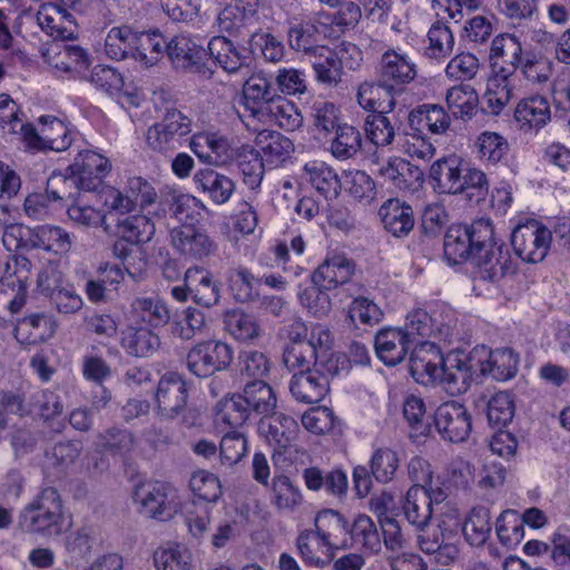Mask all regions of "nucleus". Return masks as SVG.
Here are the masks:
<instances>
[{
	"label": "nucleus",
	"instance_id": "a878e982",
	"mask_svg": "<svg viewBox=\"0 0 570 570\" xmlns=\"http://www.w3.org/2000/svg\"><path fill=\"white\" fill-rule=\"evenodd\" d=\"M127 320L150 327H161L170 320L166 303L157 296H138L130 304Z\"/></svg>",
	"mask_w": 570,
	"mask_h": 570
},
{
	"label": "nucleus",
	"instance_id": "3c124183",
	"mask_svg": "<svg viewBox=\"0 0 570 570\" xmlns=\"http://www.w3.org/2000/svg\"><path fill=\"white\" fill-rule=\"evenodd\" d=\"M445 100L455 118L471 119L476 111L479 98L470 85H460L448 90Z\"/></svg>",
	"mask_w": 570,
	"mask_h": 570
},
{
	"label": "nucleus",
	"instance_id": "5701e85b",
	"mask_svg": "<svg viewBox=\"0 0 570 570\" xmlns=\"http://www.w3.org/2000/svg\"><path fill=\"white\" fill-rule=\"evenodd\" d=\"M414 346L402 328L381 330L374 341L377 356L390 366L401 363Z\"/></svg>",
	"mask_w": 570,
	"mask_h": 570
},
{
	"label": "nucleus",
	"instance_id": "c03bdc74",
	"mask_svg": "<svg viewBox=\"0 0 570 570\" xmlns=\"http://www.w3.org/2000/svg\"><path fill=\"white\" fill-rule=\"evenodd\" d=\"M165 50L166 39L159 31H137L134 60L145 67H151L164 57Z\"/></svg>",
	"mask_w": 570,
	"mask_h": 570
},
{
	"label": "nucleus",
	"instance_id": "c756f323",
	"mask_svg": "<svg viewBox=\"0 0 570 570\" xmlns=\"http://www.w3.org/2000/svg\"><path fill=\"white\" fill-rule=\"evenodd\" d=\"M354 274V264L344 255H333L324 261L312 274V283L334 288L347 283Z\"/></svg>",
	"mask_w": 570,
	"mask_h": 570
},
{
	"label": "nucleus",
	"instance_id": "052dcab7",
	"mask_svg": "<svg viewBox=\"0 0 570 570\" xmlns=\"http://www.w3.org/2000/svg\"><path fill=\"white\" fill-rule=\"evenodd\" d=\"M157 570H189L191 567L190 552L179 544H166L154 553Z\"/></svg>",
	"mask_w": 570,
	"mask_h": 570
},
{
	"label": "nucleus",
	"instance_id": "ddd939ff",
	"mask_svg": "<svg viewBox=\"0 0 570 570\" xmlns=\"http://www.w3.org/2000/svg\"><path fill=\"white\" fill-rule=\"evenodd\" d=\"M170 238L173 247L188 259L203 261L218 250L216 240L205 229L193 225L174 228Z\"/></svg>",
	"mask_w": 570,
	"mask_h": 570
},
{
	"label": "nucleus",
	"instance_id": "f8f14e48",
	"mask_svg": "<svg viewBox=\"0 0 570 570\" xmlns=\"http://www.w3.org/2000/svg\"><path fill=\"white\" fill-rule=\"evenodd\" d=\"M23 140L30 148L55 151L66 150L71 144L69 129L53 116H41L38 128L32 124L28 125Z\"/></svg>",
	"mask_w": 570,
	"mask_h": 570
},
{
	"label": "nucleus",
	"instance_id": "e2e57ef3",
	"mask_svg": "<svg viewBox=\"0 0 570 570\" xmlns=\"http://www.w3.org/2000/svg\"><path fill=\"white\" fill-rule=\"evenodd\" d=\"M363 129L366 139L377 147L390 145L395 137L394 127L384 112L368 114L364 118Z\"/></svg>",
	"mask_w": 570,
	"mask_h": 570
},
{
	"label": "nucleus",
	"instance_id": "f257e3e1",
	"mask_svg": "<svg viewBox=\"0 0 570 570\" xmlns=\"http://www.w3.org/2000/svg\"><path fill=\"white\" fill-rule=\"evenodd\" d=\"M479 355V348H474L470 355L450 352L443 356L434 343L425 342L411 352L410 373L417 382L439 381L451 394H461L470 387Z\"/></svg>",
	"mask_w": 570,
	"mask_h": 570
},
{
	"label": "nucleus",
	"instance_id": "6e6d98bb",
	"mask_svg": "<svg viewBox=\"0 0 570 570\" xmlns=\"http://www.w3.org/2000/svg\"><path fill=\"white\" fill-rule=\"evenodd\" d=\"M71 245L70 235L59 226L45 225L35 228L32 247H40L56 254H67Z\"/></svg>",
	"mask_w": 570,
	"mask_h": 570
},
{
	"label": "nucleus",
	"instance_id": "bb28decb",
	"mask_svg": "<svg viewBox=\"0 0 570 570\" xmlns=\"http://www.w3.org/2000/svg\"><path fill=\"white\" fill-rule=\"evenodd\" d=\"M189 147L202 161L209 165H222L230 158L228 139L216 132L195 134Z\"/></svg>",
	"mask_w": 570,
	"mask_h": 570
},
{
	"label": "nucleus",
	"instance_id": "dca6fc26",
	"mask_svg": "<svg viewBox=\"0 0 570 570\" xmlns=\"http://www.w3.org/2000/svg\"><path fill=\"white\" fill-rule=\"evenodd\" d=\"M111 169V164L101 154L94 150L80 151L67 171L76 175L80 188L85 191H95Z\"/></svg>",
	"mask_w": 570,
	"mask_h": 570
},
{
	"label": "nucleus",
	"instance_id": "79ce46f5",
	"mask_svg": "<svg viewBox=\"0 0 570 570\" xmlns=\"http://www.w3.org/2000/svg\"><path fill=\"white\" fill-rule=\"evenodd\" d=\"M513 97V77L493 73L488 80L482 98L483 109L491 115H499Z\"/></svg>",
	"mask_w": 570,
	"mask_h": 570
},
{
	"label": "nucleus",
	"instance_id": "a19ab883",
	"mask_svg": "<svg viewBox=\"0 0 570 570\" xmlns=\"http://www.w3.org/2000/svg\"><path fill=\"white\" fill-rule=\"evenodd\" d=\"M402 510L407 522L416 530L423 531L430 523L433 508L422 488L411 487L403 500Z\"/></svg>",
	"mask_w": 570,
	"mask_h": 570
},
{
	"label": "nucleus",
	"instance_id": "4d7b16f0",
	"mask_svg": "<svg viewBox=\"0 0 570 570\" xmlns=\"http://www.w3.org/2000/svg\"><path fill=\"white\" fill-rule=\"evenodd\" d=\"M67 214L79 226L88 228L104 226L105 232L109 230V226L106 224V215L102 210L89 205L85 195H78L73 203L68 206Z\"/></svg>",
	"mask_w": 570,
	"mask_h": 570
},
{
	"label": "nucleus",
	"instance_id": "393cba45",
	"mask_svg": "<svg viewBox=\"0 0 570 570\" xmlns=\"http://www.w3.org/2000/svg\"><path fill=\"white\" fill-rule=\"evenodd\" d=\"M379 216L385 230L400 238L407 236L415 224L412 206L399 198L384 202Z\"/></svg>",
	"mask_w": 570,
	"mask_h": 570
},
{
	"label": "nucleus",
	"instance_id": "6e6552de",
	"mask_svg": "<svg viewBox=\"0 0 570 570\" xmlns=\"http://www.w3.org/2000/svg\"><path fill=\"white\" fill-rule=\"evenodd\" d=\"M176 500V490L161 482L141 484L135 491L140 514L160 521L174 517L177 511Z\"/></svg>",
	"mask_w": 570,
	"mask_h": 570
},
{
	"label": "nucleus",
	"instance_id": "7ed1b4c3",
	"mask_svg": "<svg viewBox=\"0 0 570 570\" xmlns=\"http://www.w3.org/2000/svg\"><path fill=\"white\" fill-rule=\"evenodd\" d=\"M19 524L28 533L46 538L61 535L68 524L63 513V503L57 489L43 488L20 513Z\"/></svg>",
	"mask_w": 570,
	"mask_h": 570
},
{
	"label": "nucleus",
	"instance_id": "680f3d73",
	"mask_svg": "<svg viewBox=\"0 0 570 570\" xmlns=\"http://www.w3.org/2000/svg\"><path fill=\"white\" fill-rule=\"evenodd\" d=\"M426 407L424 401L410 394L403 402V416L411 428L410 436L417 439L426 436L430 432V424L426 421Z\"/></svg>",
	"mask_w": 570,
	"mask_h": 570
},
{
	"label": "nucleus",
	"instance_id": "49530a36",
	"mask_svg": "<svg viewBox=\"0 0 570 570\" xmlns=\"http://www.w3.org/2000/svg\"><path fill=\"white\" fill-rule=\"evenodd\" d=\"M160 204L168 206L180 222L194 220L204 209L203 203L189 194H183L169 187L160 191Z\"/></svg>",
	"mask_w": 570,
	"mask_h": 570
},
{
	"label": "nucleus",
	"instance_id": "9d476101",
	"mask_svg": "<svg viewBox=\"0 0 570 570\" xmlns=\"http://www.w3.org/2000/svg\"><path fill=\"white\" fill-rule=\"evenodd\" d=\"M434 425L443 441L461 443L472 432V415L462 403L444 402L434 412Z\"/></svg>",
	"mask_w": 570,
	"mask_h": 570
},
{
	"label": "nucleus",
	"instance_id": "412c9836",
	"mask_svg": "<svg viewBox=\"0 0 570 570\" xmlns=\"http://www.w3.org/2000/svg\"><path fill=\"white\" fill-rule=\"evenodd\" d=\"M36 19L39 27L55 40L72 39L77 32V24L72 16L59 4H42Z\"/></svg>",
	"mask_w": 570,
	"mask_h": 570
},
{
	"label": "nucleus",
	"instance_id": "c85d7f7f",
	"mask_svg": "<svg viewBox=\"0 0 570 570\" xmlns=\"http://www.w3.org/2000/svg\"><path fill=\"white\" fill-rule=\"evenodd\" d=\"M258 430L271 445L285 450L295 440L298 425L292 416L273 413L261 420Z\"/></svg>",
	"mask_w": 570,
	"mask_h": 570
},
{
	"label": "nucleus",
	"instance_id": "09e8293b",
	"mask_svg": "<svg viewBox=\"0 0 570 570\" xmlns=\"http://www.w3.org/2000/svg\"><path fill=\"white\" fill-rule=\"evenodd\" d=\"M255 142L261 155L272 164L284 161L294 150L292 140L276 131L258 130Z\"/></svg>",
	"mask_w": 570,
	"mask_h": 570
},
{
	"label": "nucleus",
	"instance_id": "2eb2a0df",
	"mask_svg": "<svg viewBox=\"0 0 570 570\" xmlns=\"http://www.w3.org/2000/svg\"><path fill=\"white\" fill-rule=\"evenodd\" d=\"M301 179L325 198H335L340 188L352 189L355 185L352 171L344 170L343 180H341L331 167L318 160H312L304 165Z\"/></svg>",
	"mask_w": 570,
	"mask_h": 570
},
{
	"label": "nucleus",
	"instance_id": "ea45409f",
	"mask_svg": "<svg viewBox=\"0 0 570 570\" xmlns=\"http://www.w3.org/2000/svg\"><path fill=\"white\" fill-rule=\"evenodd\" d=\"M239 394L249 412L265 417L273 414L276 409V394L272 386L263 380L248 382Z\"/></svg>",
	"mask_w": 570,
	"mask_h": 570
},
{
	"label": "nucleus",
	"instance_id": "603ef678",
	"mask_svg": "<svg viewBox=\"0 0 570 570\" xmlns=\"http://www.w3.org/2000/svg\"><path fill=\"white\" fill-rule=\"evenodd\" d=\"M136 37L137 31L129 26L111 28L105 40L106 53L115 60H122L128 57L134 59Z\"/></svg>",
	"mask_w": 570,
	"mask_h": 570
},
{
	"label": "nucleus",
	"instance_id": "423d86ee",
	"mask_svg": "<svg viewBox=\"0 0 570 570\" xmlns=\"http://www.w3.org/2000/svg\"><path fill=\"white\" fill-rule=\"evenodd\" d=\"M233 348L222 341L196 344L187 354V367L198 377H207L227 368L233 361Z\"/></svg>",
	"mask_w": 570,
	"mask_h": 570
},
{
	"label": "nucleus",
	"instance_id": "338daca9",
	"mask_svg": "<svg viewBox=\"0 0 570 570\" xmlns=\"http://www.w3.org/2000/svg\"><path fill=\"white\" fill-rule=\"evenodd\" d=\"M247 452V440L244 433L232 431L222 438L219 444V461L222 465L227 468L236 465Z\"/></svg>",
	"mask_w": 570,
	"mask_h": 570
},
{
	"label": "nucleus",
	"instance_id": "37998d69",
	"mask_svg": "<svg viewBox=\"0 0 570 570\" xmlns=\"http://www.w3.org/2000/svg\"><path fill=\"white\" fill-rule=\"evenodd\" d=\"M257 110L256 120L262 124H276L281 128L292 131L302 125V117L294 105L278 98L274 102Z\"/></svg>",
	"mask_w": 570,
	"mask_h": 570
},
{
	"label": "nucleus",
	"instance_id": "774afa93",
	"mask_svg": "<svg viewBox=\"0 0 570 570\" xmlns=\"http://www.w3.org/2000/svg\"><path fill=\"white\" fill-rule=\"evenodd\" d=\"M248 48L252 53H259L269 62L281 61L285 52L283 42L272 33L264 31H256L250 36Z\"/></svg>",
	"mask_w": 570,
	"mask_h": 570
},
{
	"label": "nucleus",
	"instance_id": "72a5a7b5",
	"mask_svg": "<svg viewBox=\"0 0 570 570\" xmlns=\"http://www.w3.org/2000/svg\"><path fill=\"white\" fill-rule=\"evenodd\" d=\"M243 99L245 114L242 117L247 128L256 120L257 110L264 109L263 107L275 101L269 82L263 77H252L246 81Z\"/></svg>",
	"mask_w": 570,
	"mask_h": 570
},
{
	"label": "nucleus",
	"instance_id": "6ab92c4d",
	"mask_svg": "<svg viewBox=\"0 0 570 570\" xmlns=\"http://www.w3.org/2000/svg\"><path fill=\"white\" fill-rule=\"evenodd\" d=\"M490 62L493 73H503L514 77L522 62V45L510 33L497 36L491 43Z\"/></svg>",
	"mask_w": 570,
	"mask_h": 570
},
{
	"label": "nucleus",
	"instance_id": "c9c22d12",
	"mask_svg": "<svg viewBox=\"0 0 570 570\" xmlns=\"http://www.w3.org/2000/svg\"><path fill=\"white\" fill-rule=\"evenodd\" d=\"M194 183L197 189L207 194L217 205L227 203L235 190V184L229 177L212 168L198 170L194 175Z\"/></svg>",
	"mask_w": 570,
	"mask_h": 570
},
{
	"label": "nucleus",
	"instance_id": "58836bf2",
	"mask_svg": "<svg viewBox=\"0 0 570 570\" xmlns=\"http://www.w3.org/2000/svg\"><path fill=\"white\" fill-rule=\"evenodd\" d=\"M120 345L130 356L148 357L157 352L160 340L146 327L127 326L121 332Z\"/></svg>",
	"mask_w": 570,
	"mask_h": 570
},
{
	"label": "nucleus",
	"instance_id": "aec40b11",
	"mask_svg": "<svg viewBox=\"0 0 570 570\" xmlns=\"http://www.w3.org/2000/svg\"><path fill=\"white\" fill-rule=\"evenodd\" d=\"M478 366L482 375H490L497 381H507L515 376L519 356L509 347L488 351L479 350Z\"/></svg>",
	"mask_w": 570,
	"mask_h": 570
},
{
	"label": "nucleus",
	"instance_id": "4c0bfd02",
	"mask_svg": "<svg viewBox=\"0 0 570 570\" xmlns=\"http://www.w3.org/2000/svg\"><path fill=\"white\" fill-rule=\"evenodd\" d=\"M297 548L304 561L313 566L328 564L334 558L333 543L320 531H305L297 538Z\"/></svg>",
	"mask_w": 570,
	"mask_h": 570
},
{
	"label": "nucleus",
	"instance_id": "8fccbe9b",
	"mask_svg": "<svg viewBox=\"0 0 570 570\" xmlns=\"http://www.w3.org/2000/svg\"><path fill=\"white\" fill-rule=\"evenodd\" d=\"M237 166L244 185L253 191L258 190L265 173L261 153L250 146H243L237 155Z\"/></svg>",
	"mask_w": 570,
	"mask_h": 570
},
{
	"label": "nucleus",
	"instance_id": "0eeeda50",
	"mask_svg": "<svg viewBox=\"0 0 570 570\" xmlns=\"http://www.w3.org/2000/svg\"><path fill=\"white\" fill-rule=\"evenodd\" d=\"M551 244V232L537 220L518 225L511 234V245L515 255L527 263L541 262Z\"/></svg>",
	"mask_w": 570,
	"mask_h": 570
},
{
	"label": "nucleus",
	"instance_id": "9b49d317",
	"mask_svg": "<svg viewBox=\"0 0 570 570\" xmlns=\"http://www.w3.org/2000/svg\"><path fill=\"white\" fill-rule=\"evenodd\" d=\"M188 392L184 379L175 372L165 373L155 393V411L165 420H174L187 405Z\"/></svg>",
	"mask_w": 570,
	"mask_h": 570
},
{
	"label": "nucleus",
	"instance_id": "a211bd4d",
	"mask_svg": "<svg viewBox=\"0 0 570 570\" xmlns=\"http://www.w3.org/2000/svg\"><path fill=\"white\" fill-rule=\"evenodd\" d=\"M289 391L292 396L299 403H318L330 392L328 377L317 367L302 370L292 376Z\"/></svg>",
	"mask_w": 570,
	"mask_h": 570
},
{
	"label": "nucleus",
	"instance_id": "39448f33",
	"mask_svg": "<svg viewBox=\"0 0 570 570\" xmlns=\"http://www.w3.org/2000/svg\"><path fill=\"white\" fill-rule=\"evenodd\" d=\"M193 130L189 117L177 109L167 110L164 118L150 126L146 132V144L158 153H169L181 147L183 140Z\"/></svg>",
	"mask_w": 570,
	"mask_h": 570
},
{
	"label": "nucleus",
	"instance_id": "bf43d9fd",
	"mask_svg": "<svg viewBox=\"0 0 570 570\" xmlns=\"http://www.w3.org/2000/svg\"><path fill=\"white\" fill-rule=\"evenodd\" d=\"M155 230V224L145 215L129 216L118 223L119 235L130 244L149 242Z\"/></svg>",
	"mask_w": 570,
	"mask_h": 570
},
{
	"label": "nucleus",
	"instance_id": "e433bc0d",
	"mask_svg": "<svg viewBox=\"0 0 570 570\" xmlns=\"http://www.w3.org/2000/svg\"><path fill=\"white\" fill-rule=\"evenodd\" d=\"M380 174L400 190H414L423 181V171L401 157L391 158Z\"/></svg>",
	"mask_w": 570,
	"mask_h": 570
},
{
	"label": "nucleus",
	"instance_id": "b1692460",
	"mask_svg": "<svg viewBox=\"0 0 570 570\" xmlns=\"http://www.w3.org/2000/svg\"><path fill=\"white\" fill-rule=\"evenodd\" d=\"M380 80L385 87L410 83L416 77L415 63L403 53L387 50L380 61Z\"/></svg>",
	"mask_w": 570,
	"mask_h": 570
},
{
	"label": "nucleus",
	"instance_id": "2f4dec72",
	"mask_svg": "<svg viewBox=\"0 0 570 570\" xmlns=\"http://www.w3.org/2000/svg\"><path fill=\"white\" fill-rule=\"evenodd\" d=\"M184 281L197 304L210 307L218 303L219 287L205 268L198 266L188 268Z\"/></svg>",
	"mask_w": 570,
	"mask_h": 570
},
{
	"label": "nucleus",
	"instance_id": "13d9d810",
	"mask_svg": "<svg viewBox=\"0 0 570 570\" xmlns=\"http://www.w3.org/2000/svg\"><path fill=\"white\" fill-rule=\"evenodd\" d=\"M428 55L434 59H444L453 52L454 35L445 21H434L428 31Z\"/></svg>",
	"mask_w": 570,
	"mask_h": 570
},
{
	"label": "nucleus",
	"instance_id": "7c9ffc66",
	"mask_svg": "<svg viewBox=\"0 0 570 570\" xmlns=\"http://www.w3.org/2000/svg\"><path fill=\"white\" fill-rule=\"evenodd\" d=\"M409 124L416 131L426 129L433 135H442L450 128L451 117L442 106L425 104L410 112Z\"/></svg>",
	"mask_w": 570,
	"mask_h": 570
},
{
	"label": "nucleus",
	"instance_id": "864d4df0",
	"mask_svg": "<svg viewBox=\"0 0 570 570\" xmlns=\"http://www.w3.org/2000/svg\"><path fill=\"white\" fill-rule=\"evenodd\" d=\"M478 157L487 165L495 166L507 158L509 153L508 140L493 131H483L475 141Z\"/></svg>",
	"mask_w": 570,
	"mask_h": 570
},
{
	"label": "nucleus",
	"instance_id": "5fc2aeb1",
	"mask_svg": "<svg viewBox=\"0 0 570 570\" xmlns=\"http://www.w3.org/2000/svg\"><path fill=\"white\" fill-rule=\"evenodd\" d=\"M495 531L500 543L508 549L515 548L524 538L523 521L514 510H504L498 517Z\"/></svg>",
	"mask_w": 570,
	"mask_h": 570
},
{
	"label": "nucleus",
	"instance_id": "f704fd0d",
	"mask_svg": "<svg viewBox=\"0 0 570 570\" xmlns=\"http://www.w3.org/2000/svg\"><path fill=\"white\" fill-rule=\"evenodd\" d=\"M210 58L226 72L235 73L247 65L248 57L224 36L213 37L208 42Z\"/></svg>",
	"mask_w": 570,
	"mask_h": 570
},
{
	"label": "nucleus",
	"instance_id": "0e129e2a",
	"mask_svg": "<svg viewBox=\"0 0 570 570\" xmlns=\"http://www.w3.org/2000/svg\"><path fill=\"white\" fill-rule=\"evenodd\" d=\"M249 415L250 412L240 394H233L218 403L216 421L230 428H239L248 420Z\"/></svg>",
	"mask_w": 570,
	"mask_h": 570
},
{
	"label": "nucleus",
	"instance_id": "473e14b6",
	"mask_svg": "<svg viewBox=\"0 0 570 570\" xmlns=\"http://www.w3.org/2000/svg\"><path fill=\"white\" fill-rule=\"evenodd\" d=\"M315 529L333 543L334 550L353 546V533L347 530L346 521L333 510H324L316 515Z\"/></svg>",
	"mask_w": 570,
	"mask_h": 570
},
{
	"label": "nucleus",
	"instance_id": "f03ea898",
	"mask_svg": "<svg viewBox=\"0 0 570 570\" xmlns=\"http://www.w3.org/2000/svg\"><path fill=\"white\" fill-rule=\"evenodd\" d=\"M429 179L436 193L464 194L474 204L484 200L489 193L487 175L454 154L435 160L430 167Z\"/></svg>",
	"mask_w": 570,
	"mask_h": 570
},
{
	"label": "nucleus",
	"instance_id": "1a4fd4ad",
	"mask_svg": "<svg viewBox=\"0 0 570 570\" xmlns=\"http://www.w3.org/2000/svg\"><path fill=\"white\" fill-rule=\"evenodd\" d=\"M165 52L175 69L204 78L212 76V70L205 63L206 50L190 36L180 33L166 41Z\"/></svg>",
	"mask_w": 570,
	"mask_h": 570
},
{
	"label": "nucleus",
	"instance_id": "69168bd1",
	"mask_svg": "<svg viewBox=\"0 0 570 570\" xmlns=\"http://www.w3.org/2000/svg\"><path fill=\"white\" fill-rule=\"evenodd\" d=\"M79 190L80 184L76 175L67 171L65 174H52L47 181V194L52 200L71 202L82 195Z\"/></svg>",
	"mask_w": 570,
	"mask_h": 570
},
{
	"label": "nucleus",
	"instance_id": "20e7f679",
	"mask_svg": "<svg viewBox=\"0 0 570 570\" xmlns=\"http://www.w3.org/2000/svg\"><path fill=\"white\" fill-rule=\"evenodd\" d=\"M493 240V225L489 219H478L471 225L453 224L444 236V257L452 265L474 261V256Z\"/></svg>",
	"mask_w": 570,
	"mask_h": 570
},
{
	"label": "nucleus",
	"instance_id": "4be33fe9",
	"mask_svg": "<svg viewBox=\"0 0 570 570\" xmlns=\"http://www.w3.org/2000/svg\"><path fill=\"white\" fill-rule=\"evenodd\" d=\"M56 328L57 325L51 315L32 313L17 322L13 335L21 345L35 346L51 338Z\"/></svg>",
	"mask_w": 570,
	"mask_h": 570
},
{
	"label": "nucleus",
	"instance_id": "f3484780",
	"mask_svg": "<svg viewBox=\"0 0 570 570\" xmlns=\"http://www.w3.org/2000/svg\"><path fill=\"white\" fill-rule=\"evenodd\" d=\"M45 61L58 71L80 75L90 66L87 51L77 45L55 41L42 52Z\"/></svg>",
	"mask_w": 570,
	"mask_h": 570
},
{
	"label": "nucleus",
	"instance_id": "cd10ccee",
	"mask_svg": "<svg viewBox=\"0 0 570 570\" xmlns=\"http://www.w3.org/2000/svg\"><path fill=\"white\" fill-rule=\"evenodd\" d=\"M514 119L524 131L540 130L551 120L548 99L540 95L521 99L514 109Z\"/></svg>",
	"mask_w": 570,
	"mask_h": 570
},
{
	"label": "nucleus",
	"instance_id": "a18cd8bd",
	"mask_svg": "<svg viewBox=\"0 0 570 570\" xmlns=\"http://www.w3.org/2000/svg\"><path fill=\"white\" fill-rule=\"evenodd\" d=\"M225 327L235 340L243 343H254L263 333L256 316L240 309L226 313Z\"/></svg>",
	"mask_w": 570,
	"mask_h": 570
},
{
	"label": "nucleus",
	"instance_id": "de8ad7c7",
	"mask_svg": "<svg viewBox=\"0 0 570 570\" xmlns=\"http://www.w3.org/2000/svg\"><path fill=\"white\" fill-rule=\"evenodd\" d=\"M492 530L490 510L485 507H474L463 523V535L472 547H482L490 538Z\"/></svg>",
	"mask_w": 570,
	"mask_h": 570
},
{
	"label": "nucleus",
	"instance_id": "4468645a",
	"mask_svg": "<svg viewBox=\"0 0 570 570\" xmlns=\"http://www.w3.org/2000/svg\"><path fill=\"white\" fill-rule=\"evenodd\" d=\"M473 265L478 268V275L481 279L492 283L499 282L501 278L512 275L517 272L518 263L511 256L503 244H498L495 239L491 245L481 249L474 256Z\"/></svg>",
	"mask_w": 570,
	"mask_h": 570
}]
</instances>
